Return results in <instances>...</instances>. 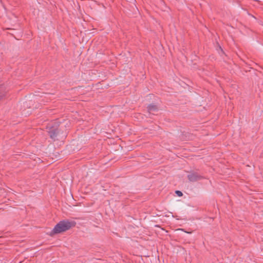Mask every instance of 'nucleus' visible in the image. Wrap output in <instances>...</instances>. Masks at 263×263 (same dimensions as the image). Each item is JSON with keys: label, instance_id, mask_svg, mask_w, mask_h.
<instances>
[{"label": "nucleus", "instance_id": "obj_1", "mask_svg": "<svg viewBox=\"0 0 263 263\" xmlns=\"http://www.w3.org/2000/svg\"><path fill=\"white\" fill-rule=\"evenodd\" d=\"M76 222L73 221L62 220L57 224L52 231L53 234H58L63 232H65L71 227H74Z\"/></svg>", "mask_w": 263, "mask_h": 263}, {"label": "nucleus", "instance_id": "obj_2", "mask_svg": "<svg viewBox=\"0 0 263 263\" xmlns=\"http://www.w3.org/2000/svg\"><path fill=\"white\" fill-rule=\"evenodd\" d=\"M187 177L191 181H195L201 178V176L196 173H190L187 175Z\"/></svg>", "mask_w": 263, "mask_h": 263}, {"label": "nucleus", "instance_id": "obj_3", "mask_svg": "<svg viewBox=\"0 0 263 263\" xmlns=\"http://www.w3.org/2000/svg\"><path fill=\"white\" fill-rule=\"evenodd\" d=\"M48 132L50 134V137L52 139H54L57 137V136L58 134V130L57 128H53L50 129V130L48 131Z\"/></svg>", "mask_w": 263, "mask_h": 263}, {"label": "nucleus", "instance_id": "obj_4", "mask_svg": "<svg viewBox=\"0 0 263 263\" xmlns=\"http://www.w3.org/2000/svg\"><path fill=\"white\" fill-rule=\"evenodd\" d=\"M147 110L149 114H154L158 110V107L155 105L150 104L147 106Z\"/></svg>", "mask_w": 263, "mask_h": 263}, {"label": "nucleus", "instance_id": "obj_5", "mask_svg": "<svg viewBox=\"0 0 263 263\" xmlns=\"http://www.w3.org/2000/svg\"><path fill=\"white\" fill-rule=\"evenodd\" d=\"M5 93L6 91L4 86H0V99L5 96Z\"/></svg>", "mask_w": 263, "mask_h": 263}, {"label": "nucleus", "instance_id": "obj_6", "mask_svg": "<svg viewBox=\"0 0 263 263\" xmlns=\"http://www.w3.org/2000/svg\"><path fill=\"white\" fill-rule=\"evenodd\" d=\"M176 193L178 196L180 197V196H182V193L180 191H176Z\"/></svg>", "mask_w": 263, "mask_h": 263}]
</instances>
